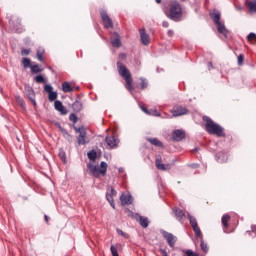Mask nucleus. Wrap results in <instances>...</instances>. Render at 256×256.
<instances>
[{"instance_id":"1","label":"nucleus","mask_w":256,"mask_h":256,"mask_svg":"<svg viewBox=\"0 0 256 256\" xmlns=\"http://www.w3.org/2000/svg\"><path fill=\"white\" fill-rule=\"evenodd\" d=\"M203 121H206V131L210 135H217V137H225V132L223 131V127L221 125L213 122L211 118L204 116Z\"/></svg>"},{"instance_id":"2","label":"nucleus","mask_w":256,"mask_h":256,"mask_svg":"<svg viewBox=\"0 0 256 256\" xmlns=\"http://www.w3.org/2000/svg\"><path fill=\"white\" fill-rule=\"evenodd\" d=\"M118 73L126 82V89L133 94V78L131 77V72L127 69L125 65L121 62H117Z\"/></svg>"},{"instance_id":"3","label":"nucleus","mask_w":256,"mask_h":256,"mask_svg":"<svg viewBox=\"0 0 256 256\" xmlns=\"http://www.w3.org/2000/svg\"><path fill=\"white\" fill-rule=\"evenodd\" d=\"M89 174L92 175V177H95L96 179L101 177H105L107 175V163L102 161L99 165H93V163L87 164Z\"/></svg>"},{"instance_id":"4","label":"nucleus","mask_w":256,"mask_h":256,"mask_svg":"<svg viewBox=\"0 0 256 256\" xmlns=\"http://www.w3.org/2000/svg\"><path fill=\"white\" fill-rule=\"evenodd\" d=\"M210 17L215 23L218 33H221V35H224L227 39L229 37V30H227L225 24L221 23V12L219 10H214V12L210 13Z\"/></svg>"},{"instance_id":"5","label":"nucleus","mask_w":256,"mask_h":256,"mask_svg":"<svg viewBox=\"0 0 256 256\" xmlns=\"http://www.w3.org/2000/svg\"><path fill=\"white\" fill-rule=\"evenodd\" d=\"M166 15L172 21H181V17H183V8H181V4L177 1L173 2L170 5V9L166 12Z\"/></svg>"},{"instance_id":"6","label":"nucleus","mask_w":256,"mask_h":256,"mask_svg":"<svg viewBox=\"0 0 256 256\" xmlns=\"http://www.w3.org/2000/svg\"><path fill=\"white\" fill-rule=\"evenodd\" d=\"M75 133H79L77 136L78 145H85L87 143L86 137H87V130H85V127H79L74 126Z\"/></svg>"},{"instance_id":"7","label":"nucleus","mask_w":256,"mask_h":256,"mask_svg":"<svg viewBox=\"0 0 256 256\" xmlns=\"http://www.w3.org/2000/svg\"><path fill=\"white\" fill-rule=\"evenodd\" d=\"M188 220L194 231L195 237H197L198 239H201L202 233H201V228H199V224L197 223V219L188 213Z\"/></svg>"},{"instance_id":"8","label":"nucleus","mask_w":256,"mask_h":256,"mask_svg":"<svg viewBox=\"0 0 256 256\" xmlns=\"http://www.w3.org/2000/svg\"><path fill=\"white\" fill-rule=\"evenodd\" d=\"M161 235L167 241L169 247H175V243H177V236L173 235V233L167 232L165 230H160Z\"/></svg>"},{"instance_id":"9","label":"nucleus","mask_w":256,"mask_h":256,"mask_svg":"<svg viewBox=\"0 0 256 256\" xmlns=\"http://www.w3.org/2000/svg\"><path fill=\"white\" fill-rule=\"evenodd\" d=\"M101 19L104 23L105 29H113V21L109 17V14H107V11L104 9L100 10Z\"/></svg>"},{"instance_id":"10","label":"nucleus","mask_w":256,"mask_h":256,"mask_svg":"<svg viewBox=\"0 0 256 256\" xmlns=\"http://www.w3.org/2000/svg\"><path fill=\"white\" fill-rule=\"evenodd\" d=\"M105 142L110 149H116V147L119 145V139L115 138V136H107L105 138Z\"/></svg>"},{"instance_id":"11","label":"nucleus","mask_w":256,"mask_h":256,"mask_svg":"<svg viewBox=\"0 0 256 256\" xmlns=\"http://www.w3.org/2000/svg\"><path fill=\"white\" fill-rule=\"evenodd\" d=\"M187 113H189V110L183 106H178L172 110L173 117H181V115H187Z\"/></svg>"},{"instance_id":"12","label":"nucleus","mask_w":256,"mask_h":256,"mask_svg":"<svg viewBox=\"0 0 256 256\" xmlns=\"http://www.w3.org/2000/svg\"><path fill=\"white\" fill-rule=\"evenodd\" d=\"M110 39H111V44L114 47H116L117 49L121 47V36L119 35V33L114 32Z\"/></svg>"},{"instance_id":"13","label":"nucleus","mask_w":256,"mask_h":256,"mask_svg":"<svg viewBox=\"0 0 256 256\" xmlns=\"http://www.w3.org/2000/svg\"><path fill=\"white\" fill-rule=\"evenodd\" d=\"M139 33H140V39H141L142 45H149L150 37H149V34H147V32H145V28H141L139 30Z\"/></svg>"},{"instance_id":"14","label":"nucleus","mask_w":256,"mask_h":256,"mask_svg":"<svg viewBox=\"0 0 256 256\" xmlns=\"http://www.w3.org/2000/svg\"><path fill=\"white\" fill-rule=\"evenodd\" d=\"M172 139L174 141H182V139H185V131H183L181 129L175 130L172 133Z\"/></svg>"},{"instance_id":"15","label":"nucleus","mask_w":256,"mask_h":256,"mask_svg":"<svg viewBox=\"0 0 256 256\" xmlns=\"http://www.w3.org/2000/svg\"><path fill=\"white\" fill-rule=\"evenodd\" d=\"M26 95L28 97V99L31 101L32 105H34V107L37 106V101H35V90H33V88L28 87L26 89Z\"/></svg>"},{"instance_id":"16","label":"nucleus","mask_w":256,"mask_h":256,"mask_svg":"<svg viewBox=\"0 0 256 256\" xmlns=\"http://www.w3.org/2000/svg\"><path fill=\"white\" fill-rule=\"evenodd\" d=\"M120 201H121L122 205H131V203H133V196H131V194L123 193L120 196Z\"/></svg>"},{"instance_id":"17","label":"nucleus","mask_w":256,"mask_h":256,"mask_svg":"<svg viewBox=\"0 0 256 256\" xmlns=\"http://www.w3.org/2000/svg\"><path fill=\"white\" fill-rule=\"evenodd\" d=\"M54 108L56 109V111H59V113H61V115H67V108H65V106H63V103L59 100H56L54 102Z\"/></svg>"},{"instance_id":"18","label":"nucleus","mask_w":256,"mask_h":256,"mask_svg":"<svg viewBox=\"0 0 256 256\" xmlns=\"http://www.w3.org/2000/svg\"><path fill=\"white\" fill-rule=\"evenodd\" d=\"M115 195H117V191L113 188H111L110 193H106V199L113 209H115V202L113 201V197H115Z\"/></svg>"},{"instance_id":"19","label":"nucleus","mask_w":256,"mask_h":256,"mask_svg":"<svg viewBox=\"0 0 256 256\" xmlns=\"http://www.w3.org/2000/svg\"><path fill=\"white\" fill-rule=\"evenodd\" d=\"M156 167L160 171H167V170L171 169V165L170 164H163L161 158H156Z\"/></svg>"},{"instance_id":"20","label":"nucleus","mask_w":256,"mask_h":256,"mask_svg":"<svg viewBox=\"0 0 256 256\" xmlns=\"http://www.w3.org/2000/svg\"><path fill=\"white\" fill-rule=\"evenodd\" d=\"M136 219L139 221L141 227L144 229H147L149 227V218L148 217H143L141 215L136 214Z\"/></svg>"},{"instance_id":"21","label":"nucleus","mask_w":256,"mask_h":256,"mask_svg":"<svg viewBox=\"0 0 256 256\" xmlns=\"http://www.w3.org/2000/svg\"><path fill=\"white\" fill-rule=\"evenodd\" d=\"M197 241H200V249L203 251V253H207L209 251V247L207 246V243L203 241V234H201V238L196 237Z\"/></svg>"},{"instance_id":"22","label":"nucleus","mask_w":256,"mask_h":256,"mask_svg":"<svg viewBox=\"0 0 256 256\" xmlns=\"http://www.w3.org/2000/svg\"><path fill=\"white\" fill-rule=\"evenodd\" d=\"M72 109H73V111H75V113H79V111H81L83 109V103H81V101H79V100H76L72 104Z\"/></svg>"},{"instance_id":"23","label":"nucleus","mask_w":256,"mask_h":256,"mask_svg":"<svg viewBox=\"0 0 256 256\" xmlns=\"http://www.w3.org/2000/svg\"><path fill=\"white\" fill-rule=\"evenodd\" d=\"M216 160L218 161V163H226L227 162V154H225L223 152H219L218 154H216Z\"/></svg>"},{"instance_id":"24","label":"nucleus","mask_w":256,"mask_h":256,"mask_svg":"<svg viewBox=\"0 0 256 256\" xmlns=\"http://www.w3.org/2000/svg\"><path fill=\"white\" fill-rule=\"evenodd\" d=\"M62 91L64 93H72L73 88L71 87V84L69 82H64L62 84Z\"/></svg>"},{"instance_id":"25","label":"nucleus","mask_w":256,"mask_h":256,"mask_svg":"<svg viewBox=\"0 0 256 256\" xmlns=\"http://www.w3.org/2000/svg\"><path fill=\"white\" fill-rule=\"evenodd\" d=\"M45 55V48L39 47L37 50V59L38 61H41L43 63L44 58L43 56Z\"/></svg>"},{"instance_id":"26","label":"nucleus","mask_w":256,"mask_h":256,"mask_svg":"<svg viewBox=\"0 0 256 256\" xmlns=\"http://www.w3.org/2000/svg\"><path fill=\"white\" fill-rule=\"evenodd\" d=\"M231 219V216L229 214H225L222 217V225L224 227V229H227V227H229V221Z\"/></svg>"},{"instance_id":"27","label":"nucleus","mask_w":256,"mask_h":256,"mask_svg":"<svg viewBox=\"0 0 256 256\" xmlns=\"http://www.w3.org/2000/svg\"><path fill=\"white\" fill-rule=\"evenodd\" d=\"M174 213H175V217H176V219H178V221H181V219H183V217H185V213L180 208H176L174 210Z\"/></svg>"},{"instance_id":"28","label":"nucleus","mask_w":256,"mask_h":256,"mask_svg":"<svg viewBox=\"0 0 256 256\" xmlns=\"http://www.w3.org/2000/svg\"><path fill=\"white\" fill-rule=\"evenodd\" d=\"M149 143L154 145L155 147H163V142L158 140L157 138H148Z\"/></svg>"},{"instance_id":"29","label":"nucleus","mask_w":256,"mask_h":256,"mask_svg":"<svg viewBox=\"0 0 256 256\" xmlns=\"http://www.w3.org/2000/svg\"><path fill=\"white\" fill-rule=\"evenodd\" d=\"M247 7L250 13H256V0L247 2Z\"/></svg>"},{"instance_id":"30","label":"nucleus","mask_w":256,"mask_h":256,"mask_svg":"<svg viewBox=\"0 0 256 256\" xmlns=\"http://www.w3.org/2000/svg\"><path fill=\"white\" fill-rule=\"evenodd\" d=\"M87 155L90 161H95V159H97V152H95V150H91Z\"/></svg>"},{"instance_id":"31","label":"nucleus","mask_w":256,"mask_h":256,"mask_svg":"<svg viewBox=\"0 0 256 256\" xmlns=\"http://www.w3.org/2000/svg\"><path fill=\"white\" fill-rule=\"evenodd\" d=\"M34 81H36L37 83H47V80L45 79V77H43V75H37L34 78Z\"/></svg>"},{"instance_id":"32","label":"nucleus","mask_w":256,"mask_h":256,"mask_svg":"<svg viewBox=\"0 0 256 256\" xmlns=\"http://www.w3.org/2000/svg\"><path fill=\"white\" fill-rule=\"evenodd\" d=\"M22 65L25 69H27V67H31V60L29 58H23Z\"/></svg>"},{"instance_id":"33","label":"nucleus","mask_w":256,"mask_h":256,"mask_svg":"<svg viewBox=\"0 0 256 256\" xmlns=\"http://www.w3.org/2000/svg\"><path fill=\"white\" fill-rule=\"evenodd\" d=\"M247 41L249 43H253V41L256 43V34L251 32L248 36H247Z\"/></svg>"},{"instance_id":"34","label":"nucleus","mask_w":256,"mask_h":256,"mask_svg":"<svg viewBox=\"0 0 256 256\" xmlns=\"http://www.w3.org/2000/svg\"><path fill=\"white\" fill-rule=\"evenodd\" d=\"M31 73H41L43 69L39 68V65L30 66Z\"/></svg>"},{"instance_id":"35","label":"nucleus","mask_w":256,"mask_h":256,"mask_svg":"<svg viewBox=\"0 0 256 256\" xmlns=\"http://www.w3.org/2000/svg\"><path fill=\"white\" fill-rule=\"evenodd\" d=\"M148 115H152L153 117H161V113H159L157 109H150Z\"/></svg>"},{"instance_id":"36","label":"nucleus","mask_w":256,"mask_h":256,"mask_svg":"<svg viewBox=\"0 0 256 256\" xmlns=\"http://www.w3.org/2000/svg\"><path fill=\"white\" fill-rule=\"evenodd\" d=\"M48 99L49 101H55L57 99V92L53 91L48 93Z\"/></svg>"},{"instance_id":"37","label":"nucleus","mask_w":256,"mask_h":256,"mask_svg":"<svg viewBox=\"0 0 256 256\" xmlns=\"http://www.w3.org/2000/svg\"><path fill=\"white\" fill-rule=\"evenodd\" d=\"M185 255L186 256H199V254L197 252H194L193 250L191 249H188L185 251Z\"/></svg>"},{"instance_id":"38","label":"nucleus","mask_w":256,"mask_h":256,"mask_svg":"<svg viewBox=\"0 0 256 256\" xmlns=\"http://www.w3.org/2000/svg\"><path fill=\"white\" fill-rule=\"evenodd\" d=\"M110 251L112 253V256H119V252H117V247H115L114 245L110 247Z\"/></svg>"},{"instance_id":"39","label":"nucleus","mask_w":256,"mask_h":256,"mask_svg":"<svg viewBox=\"0 0 256 256\" xmlns=\"http://www.w3.org/2000/svg\"><path fill=\"white\" fill-rule=\"evenodd\" d=\"M44 91L46 92V93H51V92H53V86H51L50 84H46L45 86H44Z\"/></svg>"},{"instance_id":"40","label":"nucleus","mask_w":256,"mask_h":256,"mask_svg":"<svg viewBox=\"0 0 256 256\" xmlns=\"http://www.w3.org/2000/svg\"><path fill=\"white\" fill-rule=\"evenodd\" d=\"M58 155H59V158L61 159V161H65L67 159L65 151H63V150H60Z\"/></svg>"},{"instance_id":"41","label":"nucleus","mask_w":256,"mask_h":256,"mask_svg":"<svg viewBox=\"0 0 256 256\" xmlns=\"http://www.w3.org/2000/svg\"><path fill=\"white\" fill-rule=\"evenodd\" d=\"M16 101H17L18 105H20V107H25V100H23V98L18 96L16 98Z\"/></svg>"},{"instance_id":"42","label":"nucleus","mask_w":256,"mask_h":256,"mask_svg":"<svg viewBox=\"0 0 256 256\" xmlns=\"http://www.w3.org/2000/svg\"><path fill=\"white\" fill-rule=\"evenodd\" d=\"M243 61H245V56L243 54H240L238 56V65L239 66L243 65Z\"/></svg>"},{"instance_id":"43","label":"nucleus","mask_w":256,"mask_h":256,"mask_svg":"<svg viewBox=\"0 0 256 256\" xmlns=\"http://www.w3.org/2000/svg\"><path fill=\"white\" fill-rule=\"evenodd\" d=\"M147 80L142 79V82L140 83L139 87L140 89H147Z\"/></svg>"},{"instance_id":"44","label":"nucleus","mask_w":256,"mask_h":256,"mask_svg":"<svg viewBox=\"0 0 256 256\" xmlns=\"http://www.w3.org/2000/svg\"><path fill=\"white\" fill-rule=\"evenodd\" d=\"M69 119H70V121H73L74 123H77V121H79V118H77V115H75V114H70Z\"/></svg>"},{"instance_id":"45","label":"nucleus","mask_w":256,"mask_h":256,"mask_svg":"<svg viewBox=\"0 0 256 256\" xmlns=\"http://www.w3.org/2000/svg\"><path fill=\"white\" fill-rule=\"evenodd\" d=\"M57 127L60 129L61 133H63L64 135H69V133H67V130H65L61 124L57 123Z\"/></svg>"},{"instance_id":"46","label":"nucleus","mask_w":256,"mask_h":256,"mask_svg":"<svg viewBox=\"0 0 256 256\" xmlns=\"http://www.w3.org/2000/svg\"><path fill=\"white\" fill-rule=\"evenodd\" d=\"M57 127L60 129L61 133H63L64 135H69V133H67V130H65L61 124L57 123Z\"/></svg>"},{"instance_id":"47","label":"nucleus","mask_w":256,"mask_h":256,"mask_svg":"<svg viewBox=\"0 0 256 256\" xmlns=\"http://www.w3.org/2000/svg\"><path fill=\"white\" fill-rule=\"evenodd\" d=\"M57 127L60 129L61 133H63L64 135H69V133H67V130H65L61 124L57 123Z\"/></svg>"},{"instance_id":"48","label":"nucleus","mask_w":256,"mask_h":256,"mask_svg":"<svg viewBox=\"0 0 256 256\" xmlns=\"http://www.w3.org/2000/svg\"><path fill=\"white\" fill-rule=\"evenodd\" d=\"M14 31L16 33H23V27H17V25H14Z\"/></svg>"},{"instance_id":"49","label":"nucleus","mask_w":256,"mask_h":256,"mask_svg":"<svg viewBox=\"0 0 256 256\" xmlns=\"http://www.w3.org/2000/svg\"><path fill=\"white\" fill-rule=\"evenodd\" d=\"M29 53H31V50H29V49H22V51H21V55H29Z\"/></svg>"},{"instance_id":"50","label":"nucleus","mask_w":256,"mask_h":256,"mask_svg":"<svg viewBox=\"0 0 256 256\" xmlns=\"http://www.w3.org/2000/svg\"><path fill=\"white\" fill-rule=\"evenodd\" d=\"M119 59H121L122 61H125V59H127V54H125V53H120V54H119Z\"/></svg>"},{"instance_id":"51","label":"nucleus","mask_w":256,"mask_h":256,"mask_svg":"<svg viewBox=\"0 0 256 256\" xmlns=\"http://www.w3.org/2000/svg\"><path fill=\"white\" fill-rule=\"evenodd\" d=\"M141 110L146 113V115H149V109H147V107L145 106H140Z\"/></svg>"},{"instance_id":"52","label":"nucleus","mask_w":256,"mask_h":256,"mask_svg":"<svg viewBox=\"0 0 256 256\" xmlns=\"http://www.w3.org/2000/svg\"><path fill=\"white\" fill-rule=\"evenodd\" d=\"M116 231H117L118 235H121L122 237H126V234H125V232H123V230L117 229Z\"/></svg>"},{"instance_id":"53","label":"nucleus","mask_w":256,"mask_h":256,"mask_svg":"<svg viewBox=\"0 0 256 256\" xmlns=\"http://www.w3.org/2000/svg\"><path fill=\"white\" fill-rule=\"evenodd\" d=\"M160 253L162 256H169V254L167 253V250L165 249H160Z\"/></svg>"},{"instance_id":"54","label":"nucleus","mask_w":256,"mask_h":256,"mask_svg":"<svg viewBox=\"0 0 256 256\" xmlns=\"http://www.w3.org/2000/svg\"><path fill=\"white\" fill-rule=\"evenodd\" d=\"M167 35H168V37H173V35H175V33L173 32V30H168Z\"/></svg>"},{"instance_id":"55","label":"nucleus","mask_w":256,"mask_h":256,"mask_svg":"<svg viewBox=\"0 0 256 256\" xmlns=\"http://www.w3.org/2000/svg\"><path fill=\"white\" fill-rule=\"evenodd\" d=\"M162 27H165V28L167 29V27H169V22L164 21V22L162 23Z\"/></svg>"},{"instance_id":"56","label":"nucleus","mask_w":256,"mask_h":256,"mask_svg":"<svg viewBox=\"0 0 256 256\" xmlns=\"http://www.w3.org/2000/svg\"><path fill=\"white\" fill-rule=\"evenodd\" d=\"M251 229H252V232L255 233L256 232V225H252Z\"/></svg>"},{"instance_id":"57","label":"nucleus","mask_w":256,"mask_h":256,"mask_svg":"<svg viewBox=\"0 0 256 256\" xmlns=\"http://www.w3.org/2000/svg\"><path fill=\"white\" fill-rule=\"evenodd\" d=\"M44 219H45L46 223H49V216L48 215H45Z\"/></svg>"},{"instance_id":"58","label":"nucleus","mask_w":256,"mask_h":256,"mask_svg":"<svg viewBox=\"0 0 256 256\" xmlns=\"http://www.w3.org/2000/svg\"><path fill=\"white\" fill-rule=\"evenodd\" d=\"M118 171H119V173H123V171H125V169H124L123 167H120V168L118 169Z\"/></svg>"},{"instance_id":"59","label":"nucleus","mask_w":256,"mask_h":256,"mask_svg":"<svg viewBox=\"0 0 256 256\" xmlns=\"http://www.w3.org/2000/svg\"><path fill=\"white\" fill-rule=\"evenodd\" d=\"M208 67H209V69H211V67H213V64L211 62H209Z\"/></svg>"},{"instance_id":"60","label":"nucleus","mask_w":256,"mask_h":256,"mask_svg":"<svg viewBox=\"0 0 256 256\" xmlns=\"http://www.w3.org/2000/svg\"><path fill=\"white\" fill-rule=\"evenodd\" d=\"M191 167H193V169L197 168V164H192Z\"/></svg>"},{"instance_id":"61","label":"nucleus","mask_w":256,"mask_h":256,"mask_svg":"<svg viewBox=\"0 0 256 256\" xmlns=\"http://www.w3.org/2000/svg\"><path fill=\"white\" fill-rule=\"evenodd\" d=\"M17 25H21V20L17 19Z\"/></svg>"},{"instance_id":"62","label":"nucleus","mask_w":256,"mask_h":256,"mask_svg":"<svg viewBox=\"0 0 256 256\" xmlns=\"http://www.w3.org/2000/svg\"><path fill=\"white\" fill-rule=\"evenodd\" d=\"M236 9L238 10V11H241V6H238V7H236Z\"/></svg>"},{"instance_id":"63","label":"nucleus","mask_w":256,"mask_h":256,"mask_svg":"<svg viewBox=\"0 0 256 256\" xmlns=\"http://www.w3.org/2000/svg\"><path fill=\"white\" fill-rule=\"evenodd\" d=\"M156 1V3H161V0H155Z\"/></svg>"},{"instance_id":"64","label":"nucleus","mask_w":256,"mask_h":256,"mask_svg":"<svg viewBox=\"0 0 256 256\" xmlns=\"http://www.w3.org/2000/svg\"><path fill=\"white\" fill-rule=\"evenodd\" d=\"M194 151H196V152L199 151V148H195Z\"/></svg>"}]
</instances>
